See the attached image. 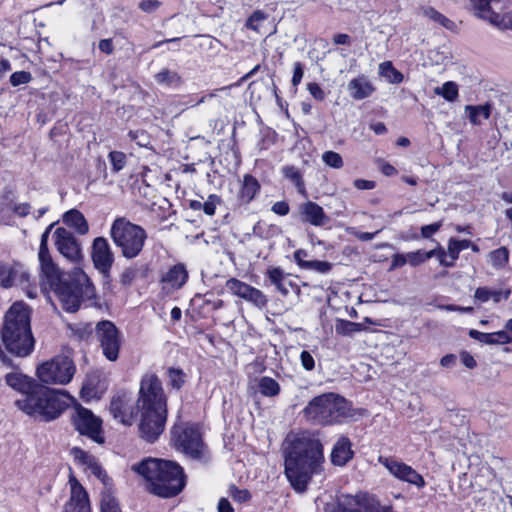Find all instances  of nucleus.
Returning a JSON list of instances; mask_svg holds the SVG:
<instances>
[{
  "instance_id": "nucleus-12",
  "label": "nucleus",
  "mask_w": 512,
  "mask_h": 512,
  "mask_svg": "<svg viewBox=\"0 0 512 512\" xmlns=\"http://www.w3.org/2000/svg\"><path fill=\"white\" fill-rule=\"evenodd\" d=\"M72 421L80 434L88 436L98 444L104 443L102 421L95 416L92 411L80 405H76L74 414L72 415Z\"/></svg>"
},
{
  "instance_id": "nucleus-52",
  "label": "nucleus",
  "mask_w": 512,
  "mask_h": 512,
  "mask_svg": "<svg viewBox=\"0 0 512 512\" xmlns=\"http://www.w3.org/2000/svg\"><path fill=\"white\" fill-rule=\"evenodd\" d=\"M229 496L232 497V499L239 503H245L251 498V494L246 489H238L235 486H231L229 488Z\"/></svg>"
},
{
  "instance_id": "nucleus-4",
  "label": "nucleus",
  "mask_w": 512,
  "mask_h": 512,
  "mask_svg": "<svg viewBox=\"0 0 512 512\" xmlns=\"http://www.w3.org/2000/svg\"><path fill=\"white\" fill-rule=\"evenodd\" d=\"M152 494L169 498L179 494L185 486L183 469L168 460L147 458L131 466Z\"/></svg>"
},
{
  "instance_id": "nucleus-2",
  "label": "nucleus",
  "mask_w": 512,
  "mask_h": 512,
  "mask_svg": "<svg viewBox=\"0 0 512 512\" xmlns=\"http://www.w3.org/2000/svg\"><path fill=\"white\" fill-rule=\"evenodd\" d=\"M32 309L23 301L14 302L6 311L0 331V359L10 363L6 353L17 357L29 356L35 346L31 329Z\"/></svg>"
},
{
  "instance_id": "nucleus-64",
  "label": "nucleus",
  "mask_w": 512,
  "mask_h": 512,
  "mask_svg": "<svg viewBox=\"0 0 512 512\" xmlns=\"http://www.w3.org/2000/svg\"><path fill=\"white\" fill-rule=\"evenodd\" d=\"M218 512H234L231 502L227 498H220L217 505Z\"/></svg>"
},
{
  "instance_id": "nucleus-24",
  "label": "nucleus",
  "mask_w": 512,
  "mask_h": 512,
  "mask_svg": "<svg viewBox=\"0 0 512 512\" xmlns=\"http://www.w3.org/2000/svg\"><path fill=\"white\" fill-rule=\"evenodd\" d=\"M354 456L352 443L350 439L344 435L340 436L335 442L331 451V462L335 466L346 465Z\"/></svg>"
},
{
  "instance_id": "nucleus-31",
  "label": "nucleus",
  "mask_w": 512,
  "mask_h": 512,
  "mask_svg": "<svg viewBox=\"0 0 512 512\" xmlns=\"http://www.w3.org/2000/svg\"><path fill=\"white\" fill-rule=\"evenodd\" d=\"M469 336L481 343L488 345H504L512 343V336L501 330L494 333H484L478 330H470Z\"/></svg>"
},
{
  "instance_id": "nucleus-61",
  "label": "nucleus",
  "mask_w": 512,
  "mask_h": 512,
  "mask_svg": "<svg viewBox=\"0 0 512 512\" xmlns=\"http://www.w3.org/2000/svg\"><path fill=\"white\" fill-rule=\"evenodd\" d=\"M303 75H304V70H303L302 63H300V62L294 63L293 77L291 80L292 85L294 87H297L301 83Z\"/></svg>"
},
{
  "instance_id": "nucleus-50",
  "label": "nucleus",
  "mask_w": 512,
  "mask_h": 512,
  "mask_svg": "<svg viewBox=\"0 0 512 512\" xmlns=\"http://www.w3.org/2000/svg\"><path fill=\"white\" fill-rule=\"evenodd\" d=\"M323 162L334 169H340L343 167V159L341 155L334 151H326L322 154Z\"/></svg>"
},
{
  "instance_id": "nucleus-53",
  "label": "nucleus",
  "mask_w": 512,
  "mask_h": 512,
  "mask_svg": "<svg viewBox=\"0 0 512 512\" xmlns=\"http://www.w3.org/2000/svg\"><path fill=\"white\" fill-rule=\"evenodd\" d=\"M31 80H32V75L26 71L14 72L10 77V83L14 87L19 86L21 84H27Z\"/></svg>"
},
{
  "instance_id": "nucleus-21",
  "label": "nucleus",
  "mask_w": 512,
  "mask_h": 512,
  "mask_svg": "<svg viewBox=\"0 0 512 512\" xmlns=\"http://www.w3.org/2000/svg\"><path fill=\"white\" fill-rule=\"evenodd\" d=\"M29 273L18 264H9L0 260V287L11 288L16 284L29 282Z\"/></svg>"
},
{
  "instance_id": "nucleus-16",
  "label": "nucleus",
  "mask_w": 512,
  "mask_h": 512,
  "mask_svg": "<svg viewBox=\"0 0 512 512\" xmlns=\"http://www.w3.org/2000/svg\"><path fill=\"white\" fill-rule=\"evenodd\" d=\"M339 506L345 512H388L374 497L364 493L341 496Z\"/></svg>"
},
{
  "instance_id": "nucleus-44",
  "label": "nucleus",
  "mask_w": 512,
  "mask_h": 512,
  "mask_svg": "<svg viewBox=\"0 0 512 512\" xmlns=\"http://www.w3.org/2000/svg\"><path fill=\"white\" fill-rule=\"evenodd\" d=\"M253 286L242 282L236 278H231L226 282V288L235 296L239 298H243L247 292L250 291V289Z\"/></svg>"
},
{
  "instance_id": "nucleus-33",
  "label": "nucleus",
  "mask_w": 512,
  "mask_h": 512,
  "mask_svg": "<svg viewBox=\"0 0 512 512\" xmlns=\"http://www.w3.org/2000/svg\"><path fill=\"white\" fill-rule=\"evenodd\" d=\"M511 295L510 289H491L489 287H478L474 292V299L480 303L492 300L494 303L506 301Z\"/></svg>"
},
{
  "instance_id": "nucleus-6",
  "label": "nucleus",
  "mask_w": 512,
  "mask_h": 512,
  "mask_svg": "<svg viewBox=\"0 0 512 512\" xmlns=\"http://www.w3.org/2000/svg\"><path fill=\"white\" fill-rule=\"evenodd\" d=\"M306 418L317 424H333L350 416L349 403L336 394L315 397L304 409Z\"/></svg>"
},
{
  "instance_id": "nucleus-46",
  "label": "nucleus",
  "mask_w": 512,
  "mask_h": 512,
  "mask_svg": "<svg viewBox=\"0 0 512 512\" xmlns=\"http://www.w3.org/2000/svg\"><path fill=\"white\" fill-rule=\"evenodd\" d=\"M242 299L252 303L258 308H263L267 304V298L264 295V293L255 287H252L250 291L247 292Z\"/></svg>"
},
{
  "instance_id": "nucleus-59",
  "label": "nucleus",
  "mask_w": 512,
  "mask_h": 512,
  "mask_svg": "<svg viewBox=\"0 0 512 512\" xmlns=\"http://www.w3.org/2000/svg\"><path fill=\"white\" fill-rule=\"evenodd\" d=\"M215 96L214 93H210L209 95L202 96L199 99H195L193 96H186L183 97V101L181 102L182 105L187 107H194L201 103H204L207 98H213Z\"/></svg>"
},
{
  "instance_id": "nucleus-15",
  "label": "nucleus",
  "mask_w": 512,
  "mask_h": 512,
  "mask_svg": "<svg viewBox=\"0 0 512 512\" xmlns=\"http://www.w3.org/2000/svg\"><path fill=\"white\" fill-rule=\"evenodd\" d=\"M378 461L397 479L415 485L418 488L425 486L424 478L411 466L396 459L382 456L379 457Z\"/></svg>"
},
{
  "instance_id": "nucleus-41",
  "label": "nucleus",
  "mask_w": 512,
  "mask_h": 512,
  "mask_svg": "<svg viewBox=\"0 0 512 512\" xmlns=\"http://www.w3.org/2000/svg\"><path fill=\"white\" fill-rule=\"evenodd\" d=\"M434 93L443 97L448 102H454L459 97L458 84L454 81H447L442 86L436 87Z\"/></svg>"
},
{
  "instance_id": "nucleus-38",
  "label": "nucleus",
  "mask_w": 512,
  "mask_h": 512,
  "mask_svg": "<svg viewBox=\"0 0 512 512\" xmlns=\"http://www.w3.org/2000/svg\"><path fill=\"white\" fill-rule=\"evenodd\" d=\"M379 74L392 84H399L404 79L403 74L393 66L391 61L379 64Z\"/></svg>"
},
{
  "instance_id": "nucleus-36",
  "label": "nucleus",
  "mask_w": 512,
  "mask_h": 512,
  "mask_svg": "<svg viewBox=\"0 0 512 512\" xmlns=\"http://www.w3.org/2000/svg\"><path fill=\"white\" fill-rule=\"evenodd\" d=\"M465 111L468 113L469 120L472 124L480 125L483 122V120H487L490 117L491 105H467L465 107Z\"/></svg>"
},
{
  "instance_id": "nucleus-3",
  "label": "nucleus",
  "mask_w": 512,
  "mask_h": 512,
  "mask_svg": "<svg viewBox=\"0 0 512 512\" xmlns=\"http://www.w3.org/2000/svg\"><path fill=\"white\" fill-rule=\"evenodd\" d=\"M138 403L141 437L154 442L163 433L167 419V399L162 383L155 374H146L142 378Z\"/></svg>"
},
{
  "instance_id": "nucleus-27",
  "label": "nucleus",
  "mask_w": 512,
  "mask_h": 512,
  "mask_svg": "<svg viewBox=\"0 0 512 512\" xmlns=\"http://www.w3.org/2000/svg\"><path fill=\"white\" fill-rule=\"evenodd\" d=\"M106 390L105 385L100 381L97 375H88L83 382L80 397L90 402L92 400H99Z\"/></svg>"
},
{
  "instance_id": "nucleus-29",
  "label": "nucleus",
  "mask_w": 512,
  "mask_h": 512,
  "mask_svg": "<svg viewBox=\"0 0 512 512\" xmlns=\"http://www.w3.org/2000/svg\"><path fill=\"white\" fill-rule=\"evenodd\" d=\"M261 185L259 181L250 174H245L237 194L238 201L241 204L250 203L260 192Z\"/></svg>"
},
{
  "instance_id": "nucleus-47",
  "label": "nucleus",
  "mask_w": 512,
  "mask_h": 512,
  "mask_svg": "<svg viewBox=\"0 0 512 512\" xmlns=\"http://www.w3.org/2000/svg\"><path fill=\"white\" fill-rule=\"evenodd\" d=\"M101 512H121L116 499L108 492H103L100 503Z\"/></svg>"
},
{
  "instance_id": "nucleus-35",
  "label": "nucleus",
  "mask_w": 512,
  "mask_h": 512,
  "mask_svg": "<svg viewBox=\"0 0 512 512\" xmlns=\"http://www.w3.org/2000/svg\"><path fill=\"white\" fill-rule=\"evenodd\" d=\"M418 14L429 19L434 23L440 24L441 26L447 29H452L454 27L453 21L445 17L443 14H441L439 11H437L435 8L431 6H421L418 9Z\"/></svg>"
},
{
  "instance_id": "nucleus-39",
  "label": "nucleus",
  "mask_w": 512,
  "mask_h": 512,
  "mask_svg": "<svg viewBox=\"0 0 512 512\" xmlns=\"http://www.w3.org/2000/svg\"><path fill=\"white\" fill-rule=\"evenodd\" d=\"M365 329L362 323H356L344 319H338L335 323V331L342 336H351Z\"/></svg>"
},
{
  "instance_id": "nucleus-19",
  "label": "nucleus",
  "mask_w": 512,
  "mask_h": 512,
  "mask_svg": "<svg viewBox=\"0 0 512 512\" xmlns=\"http://www.w3.org/2000/svg\"><path fill=\"white\" fill-rule=\"evenodd\" d=\"M110 412L122 424L131 425L135 419V403L132 397L126 393L113 397Z\"/></svg>"
},
{
  "instance_id": "nucleus-11",
  "label": "nucleus",
  "mask_w": 512,
  "mask_h": 512,
  "mask_svg": "<svg viewBox=\"0 0 512 512\" xmlns=\"http://www.w3.org/2000/svg\"><path fill=\"white\" fill-rule=\"evenodd\" d=\"M474 14L499 29H512L511 0H471Z\"/></svg>"
},
{
  "instance_id": "nucleus-37",
  "label": "nucleus",
  "mask_w": 512,
  "mask_h": 512,
  "mask_svg": "<svg viewBox=\"0 0 512 512\" xmlns=\"http://www.w3.org/2000/svg\"><path fill=\"white\" fill-rule=\"evenodd\" d=\"M257 391L265 397H275L280 393L279 383L268 376H263L257 380Z\"/></svg>"
},
{
  "instance_id": "nucleus-34",
  "label": "nucleus",
  "mask_w": 512,
  "mask_h": 512,
  "mask_svg": "<svg viewBox=\"0 0 512 512\" xmlns=\"http://www.w3.org/2000/svg\"><path fill=\"white\" fill-rule=\"evenodd\" d=\"M471 241L468 239L458 240L450 238L447 245V252L445 251V263L441 264L444 267H453L455 261L458 259L461 251L468 249Z\"/></svg>"
},
{
  "instance_id": "nucleus-22",
  "label": "nucleus",
  "mask_w": 512,
  "mask_h": 512,
  "mask_svg": "<svg viewBox=\"0 0 512 512\" xmlns=\"http://www.w3.org/2000/svg\"><path fill=\"white\" fill-rule=\"evenodd\" d=\"M298 214L303 223H309L321 227L329 222V217L324 209L313 201H306L298 206Z\"/></svg>"
},
{
  "instance_id": "nucleus-13",
  "label": "nucleus",
  "mask_w": 512,
  "mask_h": 512,
  "mask_svg": "<svg viewBox=\"0 0 512 512\" xmlns=\"http://www.w3.org/2000/svg\"><path fill=\"white\" fill-rule=\"evenodd\" d=\"M54 244L58 252L72 263H79L82 258V249L76 237L64 227H58L53 233Z\"/></svg>"
},
{
  "instance_id": "nucleus-57",
  "label": "nucleus",
  "mask_w": 512,
  "mask_h": 512,
  "mask_svg": "<svg viewBox=\"0 0 512 512\" xmlns=\"http://www.w3.org/2000/svg\"><path fill=\"white\" fill-rule=\"evenodd\" d=\"M442 227V222H435L421 227V236L425 239H430Z\"/></svg>"
},
{
  "instance_id": "nucleus-60",
  "label": "nucleus",
  "mask_w": 512,
  "mask_h": 512,
  "mask_svg": "<svg viewBox=\"0 0 512 512\" xmlns=\"http://www.w3.org/2000/svg\"><path fill=\"white\" fill-rule=\"evenodd\" d=\"M408 264L407 253H396L392 256L389 270H395Z\"/></svg>"
},
{
  "instance_id": "nucleus-56",
  "label": "nucleus",
  "mask_w": 512,
  "mask_h": 512,
  "mask_svg": "<svg viewBox=\"0 0 512 512\" xmlns=\"http://www.w3.org/2000/svg\"><path fill=\"white\" fill-rule=\"evenodd\" d=\"M307 90L311 94V96L317 101H323L326 97V93L319 86V84L315 82H311L307 84Z\"/></svg>"
},
{
  "instance_id": "nucleus-45",
  "label": "nucleus",
  "mask_w": 512,
  "mask_h": 512,
  "mask_svg": "<svg viewBox=\"0 0 512 512\" xmlns=\"http://www.w3.org/2000/svg\"><path fill=\"white\" fill-rule=\"evenodd\" d=\"M268 19V14L261 11H254L246 21V27L257 33H262L261 24Z\"/></svg>"
},
{
  "instance_id": "nucleus-9",
  "label": "nucleus",
  "mask_w": 512,
  "mask_h": 512,
  "mask_svg": "<svg viewBox=\"0 0 512 512\" xmlns=\"http://www.w3.org/2000/svg\"><path fill=\"white\" fill-rule=\"evenodd\" d=\"M174 447L193 459H201L205 453V445L199 426L190 423H179L172 428Z\"/></svg>"
},
{
  "instance_id": "nucleus-63",
  "label": "nucleus",
  "mask_w": 512,
  "mask_h": 512,
  "mask_svg": "<svg viewBox=\"0 0 512 512\" xmlns=\"http://www.w3.org/2000/svg\"><path fill=\"white\" fill-rule=\"evenodd\" d=\"M271 211L277 215L285 216L289 213L290 207L286 201H278L272 205Z\"/></svg>"
},
{
  "instance_id": "nucleus-62",
  "label": "nucleus",
  "mask_w": 512,
  "mask_h": 512,
  "mask_svg": "<svg viewBox=\"0 0 512 512\" xmlns=\"http://www.w3.org/2000/svg\"><path fill=\"white\" fill-rule=\"evenodd\" d=\"M160 4L158 0H142L139 8L146 13H152L160 7Z\"/></svg>"
},
{
  "instance_id": "nucleus-5",
  "label": "nucleus",
  "mask_w": 512,
  "mask_h": 512,
  "mask_svg": "<svg viewBox=\"0 0 512 512\" xmlns=\"http://www.w3.org/2000/svg\"><path fill=\"white\" fill-rule=\"evenodd\" d=\"M15 401V405L26 415L36 420L49 422L57 419L69 407L72 397L64 390L51 389L41 384Z\"/></svg>"
},
{
  "instance_id": "nucleus-49",
  "label": "nucleus",
  "mask_w": 512,
  "mask_h": 512,
  "mask_svg": "<svg viewBox=\"0 0 512 512\" xmlns=\"http://www.w3.org/2000/svg\"><path fill=\"white\" fill-rule=\"evenodd\" d=\"M304 270H312L320 274H327L332 269V264L327 261L310 260L304 263Z\"/></svg>"
},
{
  "instance_id": "nucleus-10",
  "label": "nucleus",
  "mask_w": 512,
  "mask_h": 512,
  "mask_svg": "<svg viewBox=\"0 0 512 512\" xmlns=\"http://www.w3.org/2000/svg\"><path fill=\"white\" fill-rule=\"evenodd\" d=\"M76 366L67 356H56L40 364L36 369L38 379L44 384L66 385L71 382Z\"/></svg>"
},
{
  "instance_id": "nucleus-14",
  "label": "nucleus",
  "mask_w": 512,
  "mask_h": 512,
  "mask_svg": "<svg viewBox=\"0 0 512 512\" xmlns=\"http://www.w3.org/2000/svg\"><path fill=\"white\" fill-rule=\"evenodd\" d=\"M96 333L104 356L110 361H115L121 345L116 326L110 321H102L97 324Z\"/></svg>"
},
{
  "instance_id": "nucleus-48",
  "label": "nucleus",
  "mask_w": 512,
  "mask_h": 512,
  "mask_svg": "<svg viewBox=\"0 0 512 512\" xmlns=\"http://www.w3.org/2000/svg\"><path fill=\"white\" fill-rule=\"evenodd\" d=\"M168 378L169 385L172 388L179 390L185 383L186 375L180 369L171 368L168 370Z\"/></svg>"
},
{
  "instance_id": "nucleus-28",
  "label": "nucleus",
  "mask_w": 512,
  "mask_h": 512,
  "mask_svg": "<svg viewBox=\"0 0 512 512\" xmlns=\"http://www.w3.org/2000/svg\"><path fill=\"white\" fill-rule=\"evenodd\" d=\"M72 454L74 456V459L79 464L83 465L87 470L90 471L91 474H93L94 476H96L105 483L106 473L99 465L98 461L94 456L88 454L86 451L80 448H73Z\"/></svg>"
},
{
  "instance_id": "nucleus-1",
  "label": "nucleus",
  "mask_w": 512,
  "mask_h": 512,
  "mask_svg": "<svg viewBox=\"0 0 512 512\" xmlns=\"http://www.w3.org/2000/svg\"><path fill=\"white\" fill-rule=\"evenodd\" d=\"M285 475L297 492L307 489L312 477L323 472L324 447L314 433H289L283 444Z\"/></svg>"
},
{
  "instance_id": "nucleus-43",
  "label": "nucleus",
  "mask_w": 512,
  "mask_h": 512,
  "mask_svg": "<svg viewBox=\"0 0 512 512\" xmlns=\"http://www.w3.org/2000/svg\"><path fill=\"white\" fill-rule=\"evenodd\" d=\"M285 178L291 181L297 188L298 192L305 194V184L300 171L294 166H286L283 168Z\"/></svg>"
},
{
  "instance_id": "nucleus-40",
  "label": "nucleus",
  "mask_w": 512,
  "mask_h": 512,
  "mask_svg": "<svg viewBox=\"0 0 512 512\" xmlns=\"http://www.w3.org/2000/svg\"><path fill=\"white\" fill-rule=\"evenodd\" d=\"M508 261L509 251L506 247H500L488 254V262L497 270L503 269L508 264Z\"/></svg>"
},
{
  "instance_id": "nucleus-54",
  "label": "nucleus",
  "mask_w": 512,
  "mask_h": 512,
  "mask_svg": "<svg viewBox=\"0 0 512 512\" xmlns=\"http://www.w3.org/2000/svg\"><path fill=\"white\" fill-rule=\"evenodd\" d=\"M267 277L273 285H277L285 281L287 274L280 267H271L267 270Z\"/></svg>"
},
{
  "instance_id": "nucleus-32",
  "label": "nucleus",
  "mask_w": 512,
  "mask_h": 512,
  "mask_svg": "<svg viewBox=\"0 0 512 512\" xmlns=\"http://www.w3.org/2000/svg\"><path fill=\"white\" fill-rule=\"evenodd\" d=\"M62 221L79 235H86L89 231V224L85 216L77 209L65 212L62 216Z\"/></svg>"
},
{
  "instance_id": "nucleus-30",
  "label": "nucleus",
  "mask_w": 512,
  "mask_h": 512,
  "mask_svg": "<svg viewBox=\"0 0 512 512\" xmlns=\"http://www.w3.org/2000/svg\"><path fill=\"white\" fill-rule=\"evenodd\" d=\"M432 257H436L438 259L440 265L446 264L445 263V250L440 245H438L435 249L430 250L428 252H425L423 250H417V251L407 253L408 264L413 267H416V266H419V265L425 263L427 260H429Z\"/></svg>"
},
{
  "instance_id": "nucleus-8",
  "label": "nucleus",
  "mask_w": 512,
  "mask_h": 512,
  "mask_svg": "<svg viewBox=\"0 0 512 512\" xmlns=\"http://www.w3.org/2000/svg\"><path fill=\"white\" fill-rule=\"evenodd\" d=\"M77 279L66 281L65 279L51 287L62 306L67 312H76L85 299L94 297V286L82 271L76 272Z\"/></svg>"
},
{
  "instance_id": "nucleus-51",
  "label": "nucleus",
  "mask_w": 512,
  "mask_h": 512,
  "mask_svg": "<svg viewBox=\"0 0 512 512\" xmlns=\"http://www.w3.org/2000/svg\"><path fill=\"white\" fill-rule=\"evenodd\" d=\"M109 159L114 172L121 171L126 165V155L120 151H112L109 153Z\"/></svg>"
},
{
  "instance_id": "nucleus-18",
  "label": "nucleus",
  "mask_w": 512,
  "mask_h": 512,
  "mask_svg": "<svg viewBox=\"0 0 512 512\" xmlns=\"http://www.w3.org/2000/svg\"><path fill=\"white\" fill-rule=\"evenodd\" d=\"M70 496L63 512H92L87 491L74 476L69 478Z\"/></svg>"
},
{
  "instance_id": "nucleus-17",
  "label": "nucleus",
  "mask_w": 512,
  "mask_h": 512,
  "mask_svg": "<svg viewBox=\"0 0 512 512\" xmlns=\"http://www.w3.org/2000/svg\"><path fill=\"white\" fill-rule=\"evenodd\" d=\"M92 260L95 268L104 276H108L114 262V254L103 237H97L92 244Z\"/></svg>"
},
{
  "instance_id": "nucleus-7",
  "label": "nucleus",
  "mask_w": 512,
  "mask_h": 512,
  "mask_svg": "<svg viewBox=\"0 0 512 512\" xmlns=\"http://www.w3.org/2000/svg\"><path fill=\"white\" fill-rule=\"evenodd\" d=\"M110 236L114 244L121 250L127 259L137 257L142 251L147 233L143 227L134 224L124 217L114 220L110 229Z\"/></svg>"
},
{
  "instance_id": "nucleus-55",
  "label": "nucleus",
  "mask_w": 512,
  "mask_h": 512,
  "mask_svg": "<svg viewBox=\"0 0 512 512\" xmlns=\"http://www.w3.org/2000/svg\"><path fill=\"white\" fill-rule=\"evenodd\" d=\"M218 204H220V198L215 194H211L203 203V211L206 215L213 216Z\"/></svg>"
},
{
  "instance_id": "nucleus-26",
  "label": "nucleus",
  "mask_w": 512,
  "mask_h": 512,
  "mask_svg": "<svg viewBox=\"0 0 512 512\" xmlns=\"http://www.w3.org/2000/svg\"><path fill=\"white\" fill-rule=\"evenodd\" d=\"M348 91L354 100H363L372 96L375 87L365 75H360L350 80Z\"/></svg>"
},
{
  "instance_id": "nucleus-23",
  "label": "nucleus",
  "mask_w": 512,
  "mask_h": 512,
  "mask_svg": "<svg viewBox=\"0 0 512 512\" xmlns=\"http://www.w3.org/2000/svg\"><path fill=\"white\" fill-rule=\"evenodd\" d=\"M42 278L50 288L64 280L50 253H38Z\"/></svg>"
},
{
  "instance_id": "nucleus-58",
  "label": "nucleus",
  "mask_w": 512,
  "mask_h": 512,
  "mask_svg": "<svg viewBox=\"0 0 512 512\" xmlns=\"http://www.w3.org/2000/svg\"><path fill=\"white\" fill-rule=\"evenodd\" d=\"M300 361L303 368L307 371H311L315 367V361L310 352L304 350L300 354Z\"/></svg>"
},
{
  "instance_id": "nucleus-25",
  "label": "nucleus",
  "mask_w": 512,
  "mask_h": 512,
  "mask_svg": "<svg viewBox=\"0 0 512 512\" xmlns=\"http://www.w3.org/2000/svg\"><path fill=\"white\" fill-rule=\"evenodd\" d=\"M6 384L12 389L21 393V397L29 395L39 383L33 378L24 375L19 371H13L5 376Z\"/></svg>"
},
{
  "instance_id": "nucleus-42",
  "label": "nucleus",
  "mask_w": 512,
  "mask_h": 512,
  "mask_svg": "<svg viewBox=\"0 0 512 512\" xmlns=\"http://www.w3.org/2000/svg\"><path fill=\"white\" fill-rule=\"evenodd\" d=\"M155 80L160 85L178 87L181 84V77L176 71L163 69L155 75Z\"/></svg>"
},
{
  "instance_id": "nucleus-20",
  "label": "nucleus",
  "mask_w": 512,
  "mask_h": 512,
  "mask_svg": "<svg viewBox=\"0 0 512 512\" xmlns=\"http://www.w3.org/2000/svg\"><path fill=\"white\" fill-rule=\"evenodd\" d=\"M188 280V271L184 264L178 263L170 267L161 277V289L169 295L181 289Z\"/></svg>"
}]
</instances>
